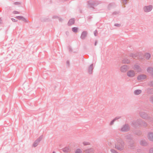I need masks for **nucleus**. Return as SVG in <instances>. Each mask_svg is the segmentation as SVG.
Returning <instances> with one entry per match:
<instances>
[{
    "label": "nucleus",
    "instance_id": "f257e3e1",
    "mask_svg": "<svg viewBox=\"0 0 153 153\" xmlns=\"http://www.w3.org/2000/svg\"><path fill=\"white\" fill-rule=\"evenodd\" d=\"M100 2L97 1L89 0L88 2V6L94 8V6H96L99 4Z\"/></svg>",
    "mask_w": 153,
    "mask_h": 153
},
{
    "label": "nucleus",
    "instance_id": "f03ea898",
    "mask_svg": "<svg viewBox=\"0 0 153 153\" xmlns=\"http://www.w3.org/2000/svg\"><path fill=\"white\" fill-rule=\"evenodd\" d=\"M43 137V135H41L38 138L37 140H36L33 144V146L34 147H36L37 146L39 143L41 141V140L42 139Z\"/></svg>",
    "mask_w": 153,
    "mask_h": 153
},
{
    "label": "nucleus",
    "instance_id": "7ed1b4c3",
    "mask_svg": "<svg viewBox=\"0 0 153 153\" xmlns=\"http://www.w3.org/2000/svg\"><path fill=\"white\" fill-rule=\"evenodd\" d=\"M93 69V64H92L88 68V72L89 74H92Z\"/></svg>",
    "mask_w": 153,
    "mask_h": 153
},
{
    "label": "nucleus",
    "instance_id": "20e7f679",
    "mask_svg": "<svg viewBox=\"0 0 153 153\" xmlns=\"http://www.w3.org/2000/svg\"><path fill=\"white\" fill-rule=\"evenodd\" d=\"M135 74V72L133 70H130L127 73V75L129 77H133Z\"/></svg>",
    "mask_w": 153,
    "mask_h": 153
},
{
    "label": "nucleus",
    "instance_id": "39448f33",
    "mask_svg": "<svg viewBox=\"0 0 153 153\" xmlns=\"http://www.w3.org/2000/svg\"><path fill=\"white\" fill-rule=\"evenodd\" d=\"M87 36V32L86 31H83L81 34L80 38L82 39H84Z\"/></svg>",
    "mask_w": 153,
    "mask_h": 153
},
{
    "label": "nucleus",
    "instance_id": "423d86ee",
    "mask_svg": "<svg viewBox=\"0 0 153 153\" xmlns=\"http://www.w3.org/2000/svg\"><path fill=\"white\" fill-rule=\"evenodd\" d=\"M152 8V6H145L144 8V10L146 12H148L150 11Z\"/></svg>",
    "mask_w": 153,
    "mask_h": 153
},
{
    "label": "nucleus",
    "instance_id": "0eeeda50",
    "mask_svg": "<svg viewBox=\"0 0 153 153\" xmlns=\"http://www.w3.org/2000/svg\"><path fill=\"white\" fill-rule=\"evenodd\" d=\"M75 22L74 19V18H72L69 20L68 23V25L69 26H71L74 24Z\"/></svg>",
    "mask_w": 153,
    "mask_h": 153
},
{
    "label": "nucleus",
    "instance_id": "6e6552de",
    "mask_svg": "<svg viewBox=\"0 0 153 153\" xmlns=\"http://www.w3.org/2000/svg\"><path fill=\"white\" fill-rule=\"evenodd\" d=\"M128 69V67L126 65L122 66L121 68V70L122 72H124L126 71Z\"/></svg>",
    "mask_w": 153,
    "mask_h": 153
},
{
    "label": "nucleus",
    "instance_id": "1a4fd4ad",
    "mask_svg": "<svg viewBox=\"0 0 153 153\" xmlns=\"http://www.w3.org/2000/svg\"><path fill=\"white\" fill-rule=\"evenodd\" d=\"M63 151L65 153H68L70 151V149L68 147H66L62 149Z\"/></svg>",
    "mask_w": 153,
    "mask_h": 153
},
{
    "label": "nucleus",
    "instance_id": "9d476101",
    "mask_svg": "<svg viewBox=\"0 0 153 153\" xmlns=\"http://www.w3.org/2000/svg\"><path fill=\"white\" fill-rule=\"evenodd\" d=\"M146 78V76L142 75L138 76L137 79L139 80H141L145 79Z\"/></svg>",
    "mask_w": 153,
    "mask_h": 153
},
{
    "label": "nucleus",
    "instance_id": "9b49d317",
    "mask_svg": "<svg viewBox=\"0 0 153 153\" xmlns=\"http://www.w3.org/2000/svg\"><path fill=\"white\" fill-rule=\"evenodd\" d=\"M94 150L92 149H89L85 151V153H93Z\"/></svg>",
    "mask_w": 153,
    "mask_h": 153
},
{
    "label": "nucleus",
    "instance_id": "f8f14e48",
    "mask_svg": "<svg viewBox=\"0 0 153 153\" xmlns=\"http://www.w3.org/2000/svg\"><path fill=\"white\" fill-rule=\"evenodd\" d=\"M148 138L151 140H153V134L151 133L148 135Z\"/></svg>",
    "mask_w": 153,
    "mask_h": 153
},
{
    "label": "nucleus",
    "instance_id": "ddd939ff",
    "mask_svg": "<svg viewBox=\"0 0 153 153\" xmlns=\"http://www.w3.org/2000/svg\"><path fill=\"white\" fill-rule=\"evenodd\" d=\"M72 31L74 33H76L77 32L78 29L76 27H73L72 28Z\"/></svg>",
    "mask_w": 153,
    "mask_h": 153
},
{
    "label": "nucleus",
    "instance_id": "4468645a",
    "mask_svg": "<svg viewBox=\"0 0 153 153\" xmlns=\"http://www.w3.org/2000/svg\"><path fill=\"white\" fill-rule=\"evenodd\" d=\"M141 91L140 90H137L135 91L134 93L136 95H138L141 93Z\"/></svg>",
    "mask_w": 153,
    "mask_h": 153
},
{
    "label": "nucleus",
    "instance_id": "2eb2a0df",
    "mask_svg": "<svg viewBox=\"0 0 153 153\" xmlns=\"http://www.w3.org/2000/svg\"><path fill=\"white\" fill-rule=\"evenodd\" d=\"M75 153H82V151L80 149H76Z\"/></svg>",
    "mask_w": 153,
    "mask_h": 153
},
{
    "label": "nucleus",
    "instance_id": "dca6fc26",
    "mask_svg": "<svg viewBox=\"0 0 153 153\" xmlns=\"http://www.w3.org/2000/svg\"><path fill=\"white\" fill-rule=\"evenodd\" d=\"M21 20L25 22H28V20H27L26 19H25V18H24L23 16L22 17Z\"/></svg>",
    "mask_w": 153,
    "mask_h": 153
},
{
    "label": "nucleus",
    "instance_id": "f3484780",
    "mask_svg": "<svg viewBox=\"0 0 153 153\" xmlns=\"http://www.w3.org/2000/svg\"><path fill=\"white\" fill-rule=\"evenodd\" d=\"M115 122V118L113 119L110 123V125L111 126L114 124V122Z\"/></svg>",
    "mask_w": 153,
    "mask_h": 153
},
{
    "label": "nucleus",
    "instance_id": "a211bd4d",
    "mask_svg": "<svg viewBox=\"0 0 153 153\" xmlns=\"http://www.w3.org/2000/svg\"><path fill=\"white\" fill-rule=\"evenodd\" d=\"M83 143L84 146L89 145L90 144V143L87 142H83Z\"/></svg>",
    "mask_w": 153,
    "mask_h": 153
},
{
    "label": "nucleus",
    "instance_id": "6ab92c4d",
    "mask_svg": "<svg viewBox=\"0 0 153 153\" xmlns=\"http://www.w3.org/2000/svg\"><path fill=\"white\" fill-rule=\"evenodd\" d=\"M145 56L146 58L149 59L150 58V56L149 53H146L145 55Z\"/></svg>",
    "mask_w": 153,
    "mask_h": 153
},
{
    "label": "nucleus",
    "instance_id": "aec40b11",
    "mask_svg": "<svg viewBox=\"0 0 153 153\" xmlns=\"http://www.w3.org/2000/svg\"><path fill=\"white\" fill-rule=\"evenodd\" d=\"M22 17V16H17L16 17V19H18L19 20H21Z\"/></svg>",
    "mask_w": 153,
    "mask_h": 153
},
{
    "label": "nucleus",
    "instance_id": "412c9836",
    "mask_svg": "<svg viewBox=\"0 0 153 153\" xmlns=\"http://www.w3.org/2000/svg\"><path fill=\"white\" fill-rule=\"evenodd\" d=\"M11 19L12 21L14 22H16L17 21V20H16L15 19L13 18H12Z\"/></svg>",
    "mask_w": 153,
    "mask_h": 153
},
{
    "label": "nucleus",
    "instance_id": "4be33fe9",
    "mask_svg": "<svg viewBox=\"0 0 153 153\" xmlns=\"http://www.w3.org/2000/svg\"><path fill=\"white\" fill-rule=\"evenodd\" d=\"M94 34L95 36H97V30H95L94 32Z\"/></svg>",
    "mask_w": 153,
    "mask_h": 153
},
{
    "label": "nucleus",
    "instance_id": "5701e85b",
    "mask_svg": "<svg viewBox=\"0 0 153 153\" xmlns=\"http://www.w3.org/2000/svg\"><path fill=\"white\" fill-rule=\"evenodd\" d=\"M13 13L14 14H19V12L17 11H13Z\"/></svg>",
    "mask_w": 153,
    "mask_h": 153
},
{
    "label": "nucleus",
    "instance_id": "b1692460",
    "mask_svg": "<svg viewBox=\"0 0 153 153\" xmlns=\"http://www.w3.org/2000/svg\"><path fill=\"white\" fill-rule=\"evenodd\" d=\"M149 153H153V148H152L149 150Z\"/></svg>",
    "mask_w": 153,
    "mask_h": 153
},
{
    "label": "nucleus",
    "instance_id": "393cba45",
    "mask_svg": "<svg viewBox=\"0 0 153 153\" xmlns=\"http://www.w3.org/2000/svg\"><path fill=\"white\" fill-rule=\"evenodd\" d=\"M14 4L15 5H19V4H20L19 2H15L14 3Z\"/></svg>",
    "mask_w": 153,
    "mask_h": 153
},
{
    "label": "nucleus",
    "instance_id": "a878e982",
    "mask_svg": "<svg viewBox=\"0 0 153 153\" xmlns=\"http://www.w3.org/2000/svg\"><path fill=\"white\" fill-rule=\"evenodd\" d=\"M53 19H54V18H59V17L57 16H53L52 18Z\"/></svg>",
    "mask_w": 153,
    "mask_h": 153
},
{
    "label": "nucleus",
    "instance_id": "bb28decb",
    "mask_svg": "<svg viewBox=\"0 0 153 153\" xmlns=\"http://www.w3.org/2000/svg\"><path fill=\"white\" fill-rule=\"evenodd\" d=\"M111 152L112 153H115V150L114 149H111Z\"/></svg>",
    "mask_w": 153,
    "mask_h": 153
},
{
    "label": "nucleus",
    "instance_id": "cd10ccee",
    "mask_svg": "<svg viewBox=\"0 0 153 153\" xmlns=\"http://www.w3.org/2000/svg\"><path fill=\"white\" fill-rule=\"evenodd\" d=\"M112 6V3L110 4H109L108 7L110 8V7Z\"/></svg>",
    "mask_w": 153,
    "mask_h": 153
},
{
    "label": "nucleus",
    "instance_id": "c85d7f7f",
    "mask_svg": "<svg viewBox=\"0 0 153 153\" xmlns=\"http://www.w3.org/2000/svg\"><path fill=\"white\" fill-rule=\"evenodd\" d=\"M122 130L123 131H126V129H125V127L123 128L122 129Z\"/></svg>",
    "mask_w": 153,
    "mask_h": 153
},
{
    "label": "nucleus",
    "instance_id": "c756f323",
    "mask_svg": "<svg viewBox=\"0 0 153 153\" xmlns=\"http://www.w3.org/2000/svg\"><path fill=\"white\" fill-rule=\"evenodd\" d=\"M97 40H96L95 42L94 45L96 46L97 45Z\"/></svg>",
    "mask_w": 153,
    "mask_h": 153
},
{
    "label": "nucleus",
    "instance_id": "7c9ffc66",
    "mask_svg": "<svg viewBox=\"0 0 153 153\" xmlns=\"http://www.w3.org/2000/svg\"><path fill=\"white\" fill-rule=\"evenodd\" d=\"M67 64L68 65H69V62L68 61H67Z\"/></svg>",
    "mask_w": 153,
    "mask_h": 153
},
{
    "label": "nucleus",
    "instance_id": "2f4dec72",
    "mask_svg": "<svg viewBox=\"0 0 153 153\" xmlns=\"http://www.w3.org/2000/svg\"><path fill=\"white\" fill-rule=\"evenodd\" d=\"M59 21L62 22V19L61 18H59Z\"/></svg>",
    "mask_w": 153,
    "mask_h": 153
},
{
    "label": "nucleus",
    "instance_id": "473e14b6",
    "mask_svg": "<svg viewBox=\"0 0 153 153\" xmlns=\"http://www.w3.org/2000/svg\"><path fill=\"white\" fill-rule=\"evenodd\" d=\"M2 19L1 18H0V24L1 23Z\"/></svg>",
    "mask_w": 153,
    "mask_h": 153
},
{
    "label": "nucleus",
    "instance_id": "72a5a7b5",
    "mask_svg": "<svg viewBox=\"0 0 153 153\" xmlns=\"http://www.w3.org/2000/svg\"><path fill=\"white\" fill-rule=\"evenodd\" d=\"M69 51H71V52H72V49H71V48H69Z\"/></svg>",
    "mask_w": 153,
    "mask_h": 153
},
{
    "label": "nucleus",
    "instance_id": "f704fd0d",
    "mask_svg": "<svg viewBox=\"0 0 153 153\" xmlns=\"http://www.w3.org/2000/svg\"><path fill=\"white\" fill-rule=\"evenodd\" d=\"M119 26V24H117L115 25V26Z\"/></svg>",
    "mask_w": 153,
    "mask_h": 153
},
{
    "label": "nucleus",
    "instance_id": "c9c22d12",
    "mask_svg": "<svg viewBox=\"0 0 153 153\" xmlns=\"http://www.w3.org/2000/svg\"><path fill=\"white\" fill-rule=\"evenodd\" d=\"M52 153H55L54 152H53Z\"/></svg>",
    "mask_w": 153,
    "mask_h": 153
},
{
    "label": "nucleus",
    "instance_id": "e433bc0d",
    "mask_svg": "<svg viewBox=\"0 0 153 153\" xmlns=\"http://www.w3.org/2000/svg\"><path fill=\"white\" fill-rule=\"evenodd\" d=\"M115 153H117V152H115Z\"/></svg>",
    "mask_w": 153,
    "mask_h": 153
}]
</instances>
